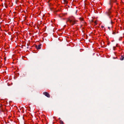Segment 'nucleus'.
Returning a JSON list of instances; mask_svg holds the SVG:
<instances>
[{
    "instance_id": "nucleus-1",
    "label": "nucleus",
    "mask_w": 124,
    "mask_h": 124,
    "mask_svg": "<svg viewBox=\"0 0 124 124\" xmlns=\"http://www.w3.org/2000/svg\"><path fill=\"white\" fill-rule=\"evenodd\" d=\"M69 21L71 25H73L76 23L78 21L76 20L74 17H72L69 18Z\"/></svg>"
},
{
    "instance_id": "nucleus-8",
    "label": "nucleus",
    "mask_w": 124,
    "mask_h": 124,
    "mask_svg": "<svg viewBox=\"0 0 124 124\" xmlns=\"http://www.w3.org/2000/svg\"><path fill=\"white\" fill-rule=\"evenodd\" d=\"M63 1L64 2H65L66 3H67V1L66 0H63Z\"/></svg>"
},
{
    "instance_id": "nucleus-3",
    "label": "nucleus",
    "mask_w": 124,
    "mask_h": 124,
    "mask_svg": "<svg viewBox=\"0 0 124 124\" xmlns=\"http://www.w3.org/2000/svg\"><path fill=\"white\" fill-rule=\"evenodd\" d=\"M79 20H80L82 21V22H81V24H82V23H84V24H82V25H85L86 23H85V22L84 21H83V18H79Z\"/></svg>"
},
{
    "instance_id": "nucleus-2",
    "label": "nucleus",
    "mask_w": 124,
    "mask_h": 124,
    "mask_svg": "<svg viewBox=\"0 0 124 124\" xmlns=\"http://www.w3.org/2000/svg\"><path fill=\"white\" fill-rule=\"evenodd\" d=\"M43 94L47 97L49 98L50 97V96L49 94L47 92H44Z\"/></svg>"
},
{
    "instance_id": "nucleus-7",
    "label": "nucleus",
    "mask_w": 124,
    "mask_h": 124,
    "mask_svg": "<svg viewBox=\"0 0 124 124\" xmlns=\"http://www.w3.org/2000/svg\"><path fill=\"white\" fill-rule=\"evenodd\" d=\"M94 25H96L97 24V22L96 21H95L94 22Z\"/></svg>"
},
{
    "instance_id": "nucleus-9",
    "label": "nucleus",
    "mask_w": 124,
    "mask_h": 124,
    "mask_svg": "<svg viewBox=\"0 0 124 124\" xmlns=\"http://www.w3.org/2000/svg\"><path fill=\"white\" fill-rule=\"evenodd\" d=\"M61 122V123H62V124H63V122L62 121Z\"/></svg>"
},
{
    "instance_id": "nucleus-6",
    "label": "nucleus",
    "mask_w": 124,
    "mask_h": 124,
    "mask_svg": "<svg viewBox=\"0 0 124 124\" xmlns=\"http://www.w3.org/2000/svg\"><path fill=\"white\" fill-rule=\"evenodd\" d=\"M37 49H40L41 48L40 45H39L38 47H37Z\"/></svg>"
},
{
    "instance_id": "nucleus-10",
    "label": "nucleus",
    "mask_w": 124,
    "mask_h": 124,
    "mask_svg": "<svg viewBox=\"0 0 124 124\" xmlns=\"http://www.w3.org/2000/svg\"><path fill=\"white\" fill-rule=\"evenodd\" d=\"M104 27V26H101V28H103Z\"/></svg>"
},
{
    "instance_id": "nucleus-5",
    "label": "nucleus",
    "mask_w": 124,
    "mask_h": 124,
    "mask_svg": "<svg viewBox=\"0 0 124 124\" xmlns=\"http://www.w3.org/2000/svg\"><path fill=\"white\" fill-rule=\"evenodd\" d=\"M124 56H121V57L120 58V59L121 60H123L124 59Z\"/></svg>"
},
{
    "instance_id": "nucleus-4",
    "label": "nucleus",
    "mask_w": 124,
    "mask_h": 124,
    "mask_svg": "<svg viewBox=\"0 0 124 124\" xmlns=\"http://www.w3.org/2000/svg\"><path fill=\"white\" fill-rule=\"evenodd\" d=\"M111 9L110 8L106 12V14L108 15H110L111 13Z\"/></svg>"
}]
</instances>
